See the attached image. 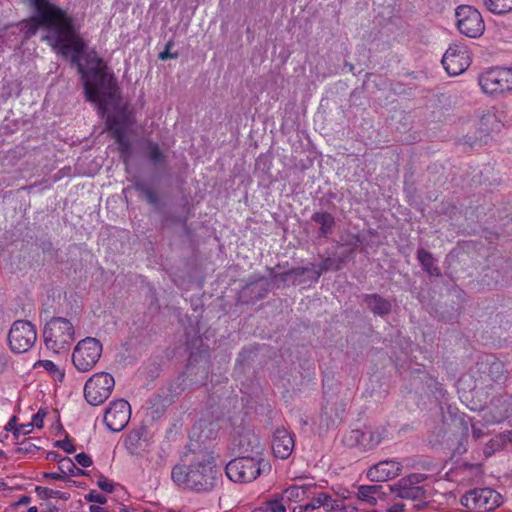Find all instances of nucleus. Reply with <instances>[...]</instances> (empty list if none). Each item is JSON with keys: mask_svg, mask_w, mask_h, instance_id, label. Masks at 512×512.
<instances>
[{"mask_svg": "<svg viewBox=\"0 0 512 512\" xmlns=\"http://www.w3.org/2000/svg\"><path fill=\"white\" fill-rule=\"evenodd\" d=\"M311 220L319 225L318 237L327 238L334 231L336 226L334 216L326 211H316L312 214Z\"/></svg>", "mask_w": 512, "mask_h": 512, "instance_id": "nucleus-23", "label": "nucleus"}, {"mask_svg": "<svg viewBox=\"0 0 512 512\" xmlns=\"http://www.w3.org/2000/svg\"><path fill=\"white\" fill-rule=\"evenodd\" d=\"M55 380L62 382L65 376L63 370L59 369L58 366L50 360H40L38 362Z\"/></svg>", "mask_w": 512, "mask_h": 512, "instance_id": "nucleus-36", "label": "nucleus"}, {"mask_svg": "<svg viewBox=\"0 0 512 512\" xmlns=\"http://www.w3.org/2000/svg\"><path fill=\"white\" fill-rule=\"evenodd\" d=\"M134 188L136 192L140 196L144 197L150 205L154 207H158L160 205V198L158 196V193L150 184L144 181H137L134 184Z\"/></svg>", "mask_w": 512, "mask_h": 512, "instance_id": "nucleus-27", "label": "nucleus"}, {"mask_svg": "<svg viewBox=\"0 0 512 512\" xmlns=\"http://www.w3.org/2000/svg\"><path fill=\"white\" fill-rule=\"evenodd\" d=\"M404 508H405L404 504L395 503L388 509V512H404Z\"/></svg>", "mask_w": 512, "mask_h": 512, "instance_id": "nucleus-55", "label": "nucleus"}, {"mask_svg": "<svg viewBox=\"0 0 512 512\" xmlns=\"http://www.w3.org/2000/svg\"><path fill=\"white\" fill-rule=\"evenodd\" d=\"M131 416V407L124 399L112 401L104 414V423L111 432H120L128 424Z\"/></svg>", "mask_w": 512, "mask_h": 512, "instance_id": "nucleus-14", "label": "nucleus"}, {"mask_svg": "<svg viewBox=\"0 0 512 512\" xmlns=\"http://www.w3.org/2000/svg\"><path fill=\"white\" fill-rule=\"evenodd\" d=\"M35 492L40 499L46 500L52 497H58L62 500H68L70 498V494L66 492H62L59 490H53L47 487L36 486Z\"/></svg>", "mask_w": 512, "mask_h": 512, "instance_id": "nucleus-33", "label": "nucleus"}, {"mask_svg": "<svg viewBox=\"0 0 512 512\" xmlns=\"http://www.w3.org/2000/svg\"><path fill=\"white\" fill-rule=\"evenodd\" d=\"M502 496L491 488H475L467 491L460 503L470 511L489 512L499 507Z\"/></svg>", "mask_w": 512, "mask_h": 512, "instance_id": "nucleus-5", "label": "nucleus"}, {"mask_svg": "<svg viewBox=\"0 0 512 512\" xmlns=\"http://www.w3.org/2000/svg\"><path fill=\"white\" fill-rule=\"evenodd\" d=\"M58 469L62 474L79 477L87 475L86 471L78 468L76 464L68 457H63L59 460Z\"/></svg>", "mask_w": 512, "mask_h": 512, "instance_id": "nucleus-30", "label": "nucleus"}, {"mask_svg": "<svg viewBox=\"0 0 512 512\" xmlns=\"http://www.w3.org/2000/svg\"><path fill=\"white\" fill-rule=\"evenodd\" d=\"M327 502V505H324V508L328 511V512H332V511H336V510H339L340 509V504H339V501L338 500H335L331 497V495L328 494V501Z\"/></svg>", "mask_w": 512, "mask_h": 512, "instance_id": "nucleus-50", "label": "nucleus"}, {"mask_svg": "<svg viewBox=\"0 0 512 512\" xmlns=\"http://www.w3.org/2000/svg\"><path fill=\"white\" fill-rule=\"evenodd\" d=\"M381 489L380 485H362L358 488V497L361 500H365L371 504L376 503V499L373 497L374 494H377Z\"/></svg>", "mask_w": 512, "mask_h": 512, "instance_id": "nucleus-34", "label": "nucleus"}, {"mask_svg": "<svg viewBox=\"0 0 512 512\" xmlns=\"http://www.w3.org/2000/svg\"><path fill=\"white\" fill-rule=\"evenodd\" d=\"M402 464L394 460L380 461L367 472V477L373 482H385L399 476Z\"/></svg>", "mask_w": 512, "mask_h": 512, "instance_id": "nucleus-18", "label": "nucleus"}, {"mask_svg": "<svg viewBox=\"0 0 512 512\" xmlns=\"http://www.w3.org/2000/svg\"><path fill=\"white\" fill-rule=\"evenodd\" d=\"M33 431V424L27 423V424H21L15 427V430L13 432V435L15 437H19L20 435H27L30 434Z\"/></svg>", "mask_w": 512, "mask_h": 512, "instance_id": "nucleus-46", "label": "nucleus"}, {"mask_svg": "<svg viewBox=\"0 0 512 512\" xmlns=\"http://www.w3.org/2000/svg\"><path fill=\"white\" fill-rule=\"evenodd\" d=\"M286 501L283 499L282 494L276 495L274 498L266 500L261 507L263 512H285Z\"/></svg>", "mask_w": 512, "mask_h": 512, "instance_id": "nucleus-32", "label": "nucleus"}, {"mask_svg": "<svg viewBox=\"0 0 512 512\" xmlns=\"http://www.w3.org/2000/svg\"><path fill=\"white\" fill-rule=\"evenodd\" d=\"M47 459L50 461H57L59 463L60 455L57 452H49L47 454Z\"/></svg>", "mask_w": 512, "mask_h": 512, "instance_id": "nucleus-57", "label": "nucleus"}, {"mask_svg": "<svg viewBox=\"0 0 512 512\" xmlns=\"http://www.w3.org/2000/svg\"><path fill=\"white\" fill-rule=\"evenodd\" d=\"M437 390L439 391V393H440L441 395H444V393H443V392H444V389H443V387H442L441 385H439V388H437Z\"/></svg>", "mask_w": 512, "mask_h": 512, "instance_id": "nucleus-64", "label": "nucleus"}, {"mask_svg": "<svg viewBox=\"0 0 512 512\" xmlns=\"http://www.w3.org/2000/svg\"><path fill=\"white\" fill-rule=\"evenodd\" d=\"M7 367V359L4 355L0 354V373H2Z\"/></svg>", "mask_w": 512, "mask_h": 512, "instance_id": "nucleus-58", "label": "nucleus"}, {"mask_svg": "<svg viewBox=\"0 0 512 512\" xmlns=\"http://www.w3.org/2000/svg\"><path fill=\"white\" fill-rule=\"evenodd\" d=\"M260 462L261 460L253 457L238 456L226 465L225 472L227 477L233 482H252L261 473Z\"/></svg>", "mask_w": 512, "mask_h": 512, "instance_id": "nucleus-10", "label": "nucleus"}, {"mask_svg": "<svg viewBox=\"0 0 512 512\" xmlns=\"http://www.w3.org/2000/svg\"><path fill=\"white\" fill-rule=\"evenodd\" d=\"M174 46V43L173 41H169L166 45H165V49L164 51H162L160 54H159V59L160 60H167V59H176L178 58L179 54L178 52H174V53H171L170 52V48Z\"/></svg>", "mask_w": 512, "mask_h": 512, "instance_id": "nucleus-44", "label": "nucleus"}, {"mask_svg": "<svg viewBox=\"0 0 512 512\" xmlns=\"http://www.w3.org/2000/svg\"><path fill=\"white\" fill-rule=\"evenodd\" d=\"M107 127L118 145L117 150L121 160L125 165H129L133 157V144L126 136L124 121L117 117H108Z\"/></svg>", "mask_w": 512, "mask_h": 512, "instance_id": "nucleus-15", "label": "nucleus"}, {"mask_svg": "<svg viewBox=\"0 0 512 512\" xmlns=\"http://www.w3.org/2000/svg\"><path fill=\"white\" fill-rule=\"evenodd\" d=\"M182 464L172 468L173 482L196 492L211 491L221 476L212 453L206 450L189 449L182 456Z\"/></svg>", "mask_w": 512, "mask_h": 512, "instance_id": "nucleus-2", "label": "nucleus"}, {"mask_svg": "<svg viewBox=\"0 0 512 512\" xmlns=\"http://www.w3.org/2000/svg\"><path fill=\"white\" fill-rule=\"evenodd\" d=\"M478 82L486 94L512 91V68H490L479 75Z\"/></svg>", "mask_w": 512, "mask_h": 512, "instance_id": "nucleus-8", "label": "nucleus"}, {"mask_svg": "<svg viewBox=\"0 0 512 512\" xmlns=\"http://www.w3.org/2000/svg\"><path fill=\"white\" fill-rule=\"evenodd\" d=\"M55 446L64 450L66 453L72 454L76 451L75 446L69 438L58 440L55 442Z\"/></svg>", "mask_w": 512, "mask_h": 512, "instance_id": "nucleus-43", "label": "nucleus"}, {"mask_svg": "<svg viewBox=\"0 0 512 512\" xmlns=\"http://www.w3.org/2000/svg\"><path fill=\"white\" fill-rule=\"evenodd\" d=\"M35 449H37V447L34 444L30 442H23L21 443V446L18 448V452L31 453Z\"/></svg>", "mask_w": 512, "mask_h": 512, "instance_id": "nucleus-51", "label": "nucleus"}, {"mask_svg": "<svg viewBox=\"0 0 512 512\" xmlns=\"http://www.w3.org/2000/svg\"><path fill=\"white\" fill-rule=\"evenodd\" d=\"M488 365H489L488 374L492 381L498 382V381L505 379V375H504L505 370H504V365L502 362L493 360V361L489 362Z\"/></svg>", "mask_w": 512, "mask_h": 512, "instance_id": "nucleus-35", "label": "nucleus"}, {"mask_svg": "<svg viewBox=\"0 0 512 512\" xmlns=\"http://www.w3.org/2000/svg\"><path fill=\"white\" fill-rule=\"evenodd\" d=\"M30 5L34 7L36 14L27 20L18 23L20 32L23 34L24 40L34 36L40 27L46 30V34L42 40L46 41L50 47L61 41L60 36L65 25L72 16L65 10L51 3L49 0H28Z\"/></svg>", "mask_w": 512, "mask_h": 512, "instance_id": "nucleus-3", "label": "nucleus"}, {"mask_svg": "<svg viewBox=\"0 0 512 512\" xmlns=\"http://www.w3.org/2000/svg\"><path fill=\"white\" fill-rule=\"evenodd\" d=\"M401 479L406 480V482L410 483L411 486H417V484L421 483L426 479V476L424 474L413 473Z\"/></svg>", "mask_w": 512, "mask_h": 512, "instance_id": "nucleus-45", "label": "nucleus"}, {"mask_svg": "<svg viewBox=\"0 0 512 512\" xmlns=\"http://www.w3.org/2000/svg\"><path fill=\"white\" fill-rule=\"evenodd\" d=\"M472 435L475 439H479L484 436V432L481 428L476 425H472Z\"/></svg>", "mask_w": 512, "mask_h": 512, "instance_id": "nucleus-54", "label": "nucleus"}, {"mask_svg": "<svg viewBox=\"0 0 512 512\" xmlns=\"http://www.w3.org/2000/svg\"><path fill=\"white\" fill-rule=\"evenodd\" d=\"M37 339L36 327L29 321L16 320L8 333V343L14 353H25L35 344Z\"/></svg>", "mask_w": 512, "mask_h": 512, "instance_id": "nucleus-9", "label": "nucleus"}, {"mask_svg": "<svg viewBox=\"0 0 512 512\" xmlns=\"http://www.w3.org/2000/svg\"><path fill=\"white\" fill-rule=\"evenodd\" d=\"M247 289L251 294H255V299L260 300L267 296L270 291V284L265 281L263 283H250L247 285Z\"/></svg>", "mask_w": 512, "mask_h": 512, "instance_id": "nucleus-37", "label": "nucleus"}, {"mask_svg": "<svg viewBox=\"0 0 512 512\" xmlns=\"http://www.w3.org/2000/svg\"><path fill=\"white\" fill-rule=\"evenodd\" d=\"M45 346L55 353L67 350L74 340V327L63 317H53L43 330Z\"/></svg>", "mask_w": 512, "mask_h": 512, "instance_id": "nucleus-4", "label": "nucleus"}, {"mask_svg": "<svg viewBox=\"0 0 512 512\" xmlns=\"http://www.w3.org/2000/svg\"><path fill=\"white\" fill-rule=\"evenodd\" d=\"M115 386L113 376L107 372H99L91 376L84 386V397L92 406L103 404L111 395Z\"/></svg>", "mask_w": 512, "mask_h": 512, "instance_id": "nucleus-6", "label": "nucleus"}, {"mask_svg": "<svg viewBox=\"0 0 512 512\" xmlns=\"http://www.w3.org/2000/svg\"><path fill=\"white\" fill-rule=\"evenodd\" d=\"M61 41L52 50L67 58L81 77L86 100L99 105V109H117L120 106L119 88L113 73L95 50L87 51L88 44L81 36L73 17L66 23Z\"/></svg>", "mask_w": 512, "mask_h": 512, "instance_id": "nucleus-1", "label": "nucleus"}, {"mask_svg": "<svg viewBox=\"0 0 512 512\" xmlns=\"http://www.w3.org/2000/svg\"><path fill=\"white\" fill-rule=\"evenodd\" d=\"M363 301L374 315L383 317L391 312V302L379 294H365L363 295Z\"/></svg>", "mask_w": 512, "mask_h": 512, "instance_id": "nucleus-22", "label": "nucleus"}, {"mask_svg": "<svg viewBox=\"0 0 512 512\" xmlns=\"http://www.w3.org/2000/svg\"><path fill=\"white\" fill-rule=\"evenodd\" d=\"M142 437V431L141 430H134V431H131L127 437V443L131 444V445H136L137 442L141 439Z\"/></svg>", "mask_w": 512, "mask_h": 512, "instance_id": "nucleus-49", "label": "nucleus"}, {"mask_svg": "<svg viewBox=\"0 0 512 512\" xmlns=\"http://www.w3.org/2000/svg\"><path fill=\"white\" fill-rule=\"evenodd\" d=\"M386 430L377 428L373 430L370 427L351 430L344 438V442L349 447H356L361 451H368L378 446L385 437Z\"/></svg>", "mask_w": 512, "mask_h": 512, "instance_id": "nucleus-13", "label": "nucleus"}, {"mask_svg": "<svg viewBox=\"0 0 512 512\" xmlns=\"http://www.w3.org/2000/svg\"><path fill=\"white\" fill-rule=\"evenodd\" d=\"M341 421L340 410L334 403L327 402L322 407L320 425L329 429Z\"/></svg>", "mask_w": 512, "mask_h": 512, "instance_id": "nucleus-26", "label": "nucleus"}, {"mask_svg": "<svg viewBox=\"0 0 512 512\" xmlns=\"http://www.w3.org/2000/svg\"><path fill=\"white\" fill-rule=\"evenodd\" d=\"M345 66H347V68H349V71H351V72L354 69V66L352 64L348 63V62L345 63Z\"/></svg>", "mask_w": 512, "mask_h": 512, "instance_id": "nucleus-61", "label": "nucleus"}, {"mask_svg": "<svg viewBox=\"0 0 512 512\" xmlns=\"http://www.w3.org/2000/svg\"><path fill=\"white\" fill-rule=\"evenodd\" d=\"M102 354V344L93 337H87L78 342L72 354V362L80 372L90 371Z\"/></svg>", "mask_w": 512, "mask_h": 512, "instance_id": "nucleus-7", "label": "nucleus"}, {"mask_svg": "<svg viewBox=\"0 0 512 512\" xmlns=\"http://www.w3.org/2000/svg\"><path fill=\"white\" fill-rule=\"evenodd\" d=\"M470 63V53L464 44H451L442 57L443 67L451 76L463 73Z\"/></svg>", "mask_w": 512, "mask_h": 512, "instance_id": "nucleus-12", "label": "nucleus"}, {"mask_svg": "<svg viewBox=\"0 0 512 512\" xmlns=\"http://www.w3.org/2000/svg\"><path fill=\"white\" fill-rule=\"evenodd\" d=\"M457 28L461 34L469 38H478L485 31V23L481 13L470 5H460L455 10Z\"/></svg>", "mask_w": 512, "mask_h": 512, "instance_id": "nucleus-11", "label": "nucleus"}, {"mask_svg": "<svg viewBox=\"0 0 512 512\" xmlns=\"http://www.w3.org/2000/svg\"><path fill=\"white\" fill-rule=\"evenodd\" d=\"M177 381H179V384H178L177 388L174 389V392L180 393L181 391H183L185 389V381H186L185 374L183 373V374L179 375Z\"/></svg>", "mask_w": 512, "mask_h": 512, "instance_id": "nucleus-52", "label": "nucleus"}, {"mask_svg": "<svg viewBox=\"0 0 512 512\" xmlns=\"http://www.w3.org/2000/svg\"><path fill=\"white\" fill-rule=\"evenodd\" d=\"M97 485L102 491H105L107 493H112L114 490V483L109 481V479L103 475L99 476L97 480Z\"/></svg>", "mask_w": 512, "mask_h": 512, "instance_id": "nucleus-42", "label": "nucleus"}, {"mask_svg": "<svg viewBox=\"0 0 512 512\" xmlns=\"http://www.w3.org/2000/svg\"><path fill=\"white\" fill-rule=\"evenodd\" d=\"M294 449L292 434L285 428H277L273 434L272 450L274 455L280 459H287Z\"/></svg>", "mask_w": 512, "mask_h": 512, "instance_id": "nucleus-19", "label": "nucleus"}, {"mask_svg": "<svg viewBox=\"0 0 512 512\" xmlns=\"http://www.w3.org/2000/svg\"><path fill=\"white\" fill-rule=\"evenodd\" d=\"M46 411L43 410V409H39L38 412L33 415L32 417V422L31 424H33V427H37V428H42L43 427V420H44V417L46 416Z\"/></svg>", "mask_w": 512, "mask_h": 512, "instance_id": "nucleus-48", "label": "nucleus"}, {"mask_svg": "<svg viewBox=\"0 0 512 512\" xmlns=\"http://www.w3.org/2000/svg\"><path fill=\"white\" fill-rule=\"evenodd\" d=\"M306 498H311V501L299 507L301 511L305 512L312 511L320 507L324 508V505H327V502L325 501H328V494L323 492L316 493L315 490H311Z\"/></svg>", "mask_w": 512, "mask_h": 512, "instance_id": "nucleus-29", "label": "nucleus"}, {"mask_svg": "<svg viewBox=\"0 0 512 512\" xmlns=\"http://www.w3.org/2000/svg\"><path fill=\"white\" fill-rule=\"evenodd\" d=\"M45 478H50L54 480H66V477L62 473H44Z\"/></svg>", "mask_w": 512, "mask_h": 512, "instance_id": "nucleus-53", "label": "nucleus"}, {"mask_svg": "<svg viewBox=\"0 0 512 512\" xmlns=\"http://www.w3.org/2000/svg\"><path fill=\"white\" fill-rule=\"evenodd\" d=\"M361 243V238L357 234H351L349 237L344 240V242L341 244L342 246L349 247L348 249L344 250L343 252H351V257L354 254L355 249L359 246Z\"/></svg>", "mask_w": 512, "mask_h": 512, "instance_id": "nucleus-40", "label": "nucleus"}, {"mask_svg": "<svg viewBox=\"0 0 512 512\" xmlns=\"http://www.w3.org/2000/svg\"><path fill=\"white\" fill-rule=\"evenodd\" d=\"M27 512H38L37 507L33 506L28 509Z\"/></svg>", "mask_w": 512, "mask_h": 512, "instance_id": "nucleus-62", "label": "nucleus"}, {"mask_svg": "<svg viewBox=\"0 0 512 512\" xmlns=\"http://www.w3.org/2000/svg\"><path fill=\"white\" fill-rule=\"evenodd\" d=\"M290 270V274H291V284L292 285H299V284H302V283H305L307 281H311V277L312 275H308L307 278H305L304 276L311 273L312 274V269H311V264L309 266H306V267H295V268H291L289 269Z\"/></svg>", "mask_w": 512, "mask_h": 512, "instance_id": "nucleus-31", "label": "nucleus"}, {"mask_svg": "<svg viewBox=\"0 0 512 512\" xmlns=\"http://www.w3.org/2000/svg\"><path fill=\"white\" fill-rule=\"evenodd\" d=\"M15 427H17V425H16V417H15V416H13V417L9 420V422L7 423V425H6L5 429H6V430H8V431H13V432H14Z\"/></svg>", "mask_w": 512, "mask_h": 512, "instance_id": "nucleus-56", "label": "nucleus"}, {"mask_svg": "<svg viewBox=\"0 0 512 512\" xmlns=\"http://www.w3.org/2000/svg\"><path fill=\"white\" fill-rule=\"evenodd\" d=\"M488 11L496 15L507 14L512 11V0H483Z\"/></svg>", "mask_w": 512, "mask_h": 512, "instance_id": "nucleus-28", "label": "nucleus"}, {"mask_svg": "<svg viewBox=\"0 0 512 512\" xmlns=\"http://www.w3.org/2000/svg\"><path fill=\"white\" fill-rule=\"evenodd\" d=\"M350 258L351 252L331 253L328 254L327 257L323 258L319 265L311 263V281L316 283L323 273L343 269Z\"/></svg>", "mask_w": 512, "mask_h": 512, "instance_id": "nucleus-17", "label": "nucleus"}, {"mask_svg": "<svg viewBox=\"0 0 512 512\" xmlns=\"http://www.w3.org/2000/svg\"><path fill=\"white\" fill-rule=\"evenodd\" d=\"M390 491L401 499L417 500L425 496V490L421 486H411L406 480L400 479L397 483L389 485Z\"/></svg>", "mask_w": 512, "mask_h": 512, "instance_id": "nucleus-20", "label": "nucleus"}, {"mask_svg": "<svg viewBox=\"0 0 512 512\" xmlns=\"http://www.w3.org/2000/svg\"><path fill=\"white\" fill-rule=\"evenodd\" d=\"M143 144L144 155L149 163L158 168L166 167L168 157L160 148V145L157 142L149 139H146Z\"/></svg>", "mask_w": 512, "mask_h": 512, "instance_id": "nucleus-21", "label": "nucleus"}, {"mask_svg": "<svg viewBox=\"0 0 512 512\" xmlns=\"http://www.w3.org/2000/svg\"><path fill=\"white\" fill-rule=\"evenodd\" d=\"M238 456H249L262 460V446L259 437L251 430L242 429L232 441Z\"/></svg>", "mask_w": 512, "mask_h": 512, "instance_id": "nucleus-16", "label": "nucleus"}, {"mask_svg": "<svg viewBox=\"0 0 512 512\" xmlns=\"http://www.w3.org/2000/svg\"><path fill=\"white\" fill-rule=\"evenodd\" d=\"M75 460L80 466L85 468L90 467L93 463L92 458L84 452L77 454Z\"/></svg>", "mask_w": 512, "mask_h": 512, "instance_id": "nucleus-47", "label": "nucleus"}, {"mask_svg": "<svg viewBox=\"0 0 512 512\" xmlns=\"http://www.w3.org/2000/svg\"><path fill=\"white\" fill-rule=\"evenodd\" d=\"M30 497L29 496H22L20 500L18 501V505H26L30 503Z\"/></svg>", "mask_w": 512, "mask_h": 512, "instance_id": "nucleus-59", "label": "nucleus"}, {"mask_svg": "<svg viewBox=\"0 0 512 512\" xmlns=\"http://www.w3.org/2000/svg\"><path fill=\"white\" fill-rule=\"evenodd\" d=\"M417 260L420 262L422 269L430 276L440 277L442 275L437 265V259L433 254L423 248L417 250Z\"/></svg>", "mask_w": 512, "mask_h": 512, "instance_id": "nucleus-24", "label": "nucleus"}, {"mask_svg": "<svg viewBox=\"0 0 512 512\" xmlns=\"http://www.w3.org/2000/svg\"><path fill=\"white\" fill-rule=\"evenodd\" d=\"M120 512H135V510L133 508H129V507H122L120 509Z\"/></svg>", "mask_w": 512, "mask_h": 512, "instance_id": "nucleus-60", "label": "nucleus"}, {"mask_svg": "<svg viewBox=\"0 0 512 512\" xmlns=\"http://www.w3.org/2000/svg\"><path fill=\"white\" fill-rule=\"evenodd\" d=\"M49 512H58V508L56 506H52L49 508Z\"/></svg>", "mask_w": 512, "mask_h": 512, "instance_id": "nucleus-63", "label": "nucleus"}, {"mask_svg": "<svg viewBox=\"0 0 512 512\" xmlns=\"http://www.w3.org/2000/svg\"><path fill=\"white\" fill-rule=\"evenodd\" d=\"M270 276L278 287L286 286L288 283H291L292 279L290 270L284 271L282 273H274L273 270H271Z\"/></svg>", "mask_w": 512, "mask_h": 512, "instance_id": "nucleus-39", "label": "nucleus"}, {"mask_svg": "<svg viewBox=\"0 0 512 512\" xmlns=\"http://www.w3.org/2000/svg\"><path fill=\"white\" fill-rule=\"evenodd\" d=\"M506 440L502 436L491 439L484 448V454L486 457L493 455L496 451L503 449Z\"/></svg>", "mask_w": 512, "mask_h": 512, "instance_id": "nucleus-38", "label": "nucleus"}, {"mask_svg": "<svg viewBox=\"0 0 512 512\" xmlns=\"http://www.w3.org/2000/svg\"><path fill=\"white\" fill-rule=\"evenodd\" d=\"M316 488L315 484L302 486L292 485L283 491L282 496L287 504L291 502H300L307 497L311 490H316Z\"/></svg>", "mask_w": 512, "mask_h": 512, "instance_id": "nucleus-25", "label": "nucleus"}, {"mask_svg": "<svg viewBox=\"0 0 512 512\" xmlns=\"http://www.w3.org/2000/svg\"><path fill=\"white\" fill-rule=\"evenodd\" d=\"M85 500L88 502L98 503V504H105L107 502L106 496L98 493L95 490L90 491L88 494L85 495Z\"/></svg>", "mask_w": 512, "mask_h": 512, "instance_id": "nucleus-41", "label": "nucleus"}]
</instances>
